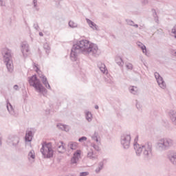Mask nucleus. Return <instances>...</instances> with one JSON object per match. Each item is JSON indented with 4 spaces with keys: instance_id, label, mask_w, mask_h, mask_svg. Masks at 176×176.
<instances>
[{
    "instance_id": "1",
    "label": "nucleus",
    "mask_w": 176,
    "mask_h": 176,
    "mask_svg": "<svg viewBox=\"0 0 176 176\" xmlns=\"http://www.w3.org/2000/svg\"><path fill=\"white\" fill-rule=\"evenodd\" d=\"M80 53L98 57L101 51L98 49L97 44L90 43L88 40H81L74 44L71 50L70 58L72 61H76Z\"/></svg>"
},
{
    "instance_id": "2",
    "label": "nucleus",
    "mask_w": 176,
    "mask_h": 176,
    "mask_svg": "<svg viewBox=\"0 0 176 176\" xmlns=\"http://www.w3.org/2000/svg\"><path fill=\"white\" fill-rule=\"evenodd\" d=\"M138 141V136H136L134 140L133 148L135 149L137 156L143 155V157L145 160H149L153 155V146L152 142H147L144 144H140L137 142Z\"/></svg>"
},
{
    "instance_id": "3",
    "label": "nucleus",
    "mask_w": 176,
    "mask_h": 176,
    "mask_svg": "<svg viewBox=\"0 0 176 176\" xmlns=\"http://www.w3.org/2000/svg\"><path fill=\"white\" fill-rule=\"evenodd\" d=\"M28 82L30 86L34 87L36 91H38L40 94H43L44 97L47 94V89L41 83V80L38 79L36 75L28 77Z\"/></svg>"
},
{
    "instance_id": "4",
    "label": "nucleus",
    "mask_w": 176,
    "mask_h": 176,
    "mask_svg": "<svg viewBox=\"0 0 176 176\" xmlns=\"http://www.w3.org/2000/svg\"><path fill=\"white\" fill-rule=\"evenodd\" d=\"M173 146H174V140L168 138H161L156 143V148L159 152H166Z\"/></svg>"
},
{
    "instance_id": "5",
    "label": "nucleus",
    "mask_w": 176,
    "mask_h": 176,
    "mask_svg": "<svg viewBox=\"0 0 176 176\" xmlns=\"http://www.w3.org/2000/svg\"><path fill=\"white\" fill-rule=\"evenodd\" d=\"M7 144L16 152L23 151L20 136L17 135H10L7 140Z\"/></svg>"
},
{
    "instance_id": "6",
    "label": "nucleus",
    "mask_w": 176,
    "mask_h": 176,
    "mask_svg": "<svg viewBox=\"0 0 176 176\" xmlns=\"http://www.w3.org/2000/svg\"><path fill=\"white\" fill-rule=\"evenodd\" d=\"M40 151L44 159H50L51 157H53V155L54 153V151H53V148H52L51 142H44L42 144V147Z\"/></svg>"
},
{
    "instance_id": "7",
    "label": "nucleus",
    "mask_w": 176,
    "mask_h": 176,
    "mask_svg": "<svg viewBox=\"0 0 176 176\" xmlns=\"http://www.w3.org/2000/svg\"><path fill=\"white\" fill-rule=\"evenodd\" d=\"M131 142V135L130 133H122L120 137V144L124 149H129Z\"/></svg>"
},
{
    "instance_id": "8",
    "label": "nucleus",
    "mask_w": 176,
    "mask_h": 176,
    "mask_svg": "<svg viewBox=\"0 0 176 176\" xmlns=\"http://www.w3.org/2000/svg\"><path fill=\"white\" fill-rule=\"evenodd\" d=\"M154 75L157 82L158 86H160L161 89H166V85L164 80H163V77L160 76V74L157 72H155Z\"/></svg>"
},
{
    "instance_id": "9",
    "label": "nucleus",
    "mask_w": 176,
    "mask_h": 176,
    "mask_svg": "<svg viewBox=\"0 0 176 176\" xmlns=\"http://www.w3.org/2000/svg\"><path fill=\"white\" fill-rule=\"evenodd\" d=\"M5 63L12 61V51L8 48L3 49L1 52Z\"/></svg>"
},
{
    "instance_id": "10",
    "label": "nucleus",
    "mask_w": 176,
    "mask_h": 176,
    "mask_svg": "<svg viewBox=\"0 0 176 176\" xmlns=\"http://www.w3.org/2000/svg\"><path fill=\"white\" fill-rule=\"evenodd\" d=\"M21 52L24 58L28 57V53L30 52V45L28 44L26 41H24L21 43Z\"/></svg>"
},
{
    "instance_id": "11",
    "label": "nucleus",
    "mask_w": 176,
    "mask_h": 176,
    "mask_svg": "<svg viewBox=\"0 0 176 176\" xmlns=\"http://www.w3.org/2000/svg\"><path fill=\"white\" fill-rule=\"evenodd\" d=\"M168 159L170 163L176 167V152L170 151L168 153Z\"/></svg>"
},
{
    "instance_id": "12",
    "label": "nucleus",
    "mask_w": 176,
    "mask_h": 176,
    "mask_svg": "<svg viewBox=\"0 0 176 176\" xmlns=\"http://www.w3.org/2000/svg\"><path fill=\"white\" fill-rule=\"evenodd\" d=\"M6 102H7L6 108L9 113L12 116H16V112L14 111V108H13V105L10 104V102H9V100H7Z\"/></svg>"
},
{
    "instance_id": "13",
    "label": "nucleus",
    "mask_w": 176,
    "mask_h": 176,
    "mask_svg": "<svg viewBox=\"0 0 176 176\" xmlns=\"http://www.w3.org/2000/svg\"><path fill=\"white\" fill-rule=\"evenodd\" d=\"M55 148L58 150L59 153H61V151H65V147H64V142L60 141L59 142H55Z\"/></svg>"
},
{
    "instance_id": "14",
    "label": "nucleus",
    "mask_w": 176,
    "mask_h": 176,
    "mask_svg": "<svg viewBox=\"0 0 176 176\" xmlns=\"http://www.w3.org/2000/svg\"><path fill=\"white\" fill-rule=\"evenodd\" d=\"M89 27H90V28H91L92 30H95V31H98V25H97V24H96L94 22H93V21L86 18L85 19Z\"/></svg>"
},
{
    "instance_id": "15",
    "label": "nucleus",
    "mask_w": 176,
    "mask_h": 176,
    "mask_svg": "<svg viewBox=\"0 0 176 176\" xmlns=\"http://www.w3.org/2000/svg\"><path fill=\"white\" fill-rule=\"evenodd\" d=\"M33 137L34 135H32V131H27L25 136V142H31V141H32Z\"/></svg>"
},
{
    "instance_id": "16",
    "label": "nucleus",
    "mask_w": 176,
    "mask_h": 176,
    "mask_svg": "<svg viewBox=\"0 0 176 176\" xmlns=\"http://www.w3.org/2000/svg\"><path fill=\"white\" fill-rule=\"evenodd\" d=\"M138 45L140 47V49H142V52L147 56L149 57V56H151V54L149 52H148V51L146 50V46H145V45L142 44L141 42H139L138 43Z\"/></svg>"
},
{
    "instance_id": "17",
    "label": "nucleus",
    "mask_w": 176,
    "mask_h": 176,
    "mask_svg": "<svg viewBox=\"0 0 176 176\" xmlns=\"http://www.w3.org/2000/svg\"><path fill=\"white\" fill-rule=\"evenodd\" d=\"M87 157L91 160H96V159L98 157V155H96V153H94V151L91 149L87 153Z\"/></svg>"
},
{
    "instance_id": "18",
    "label": "nucleus",
    "mask_w": 176,
    "mask_h": 176,
    "mask_svg": "<svg viewBox=\"0 0 176 176\" xmlns=\"http://www.w3.org/2000/svg\"><path fill=\"white\" fill-rule=\"evenodd\" d=\"M56 127H58L59 130H62V131H66V133H67V131H69V126L68 125L58 124L56 125Z\"/></svg>"
},
{
    "instance_id": "19",
    "label": "nucleus",
    "mask_w": 176,
    "mask_h": 176,
    "mask_svg": "<svg viewBox=\"0 0 176 176\" xmlns=\"http://www.w3.org/2000/svg\"><path fill=\"white\" fill-rule=\"evenodd\" d=\"M104 160L100 162L98 164V167L96 168L95 170V173L96 174H100V173L101 172V170H102V168H104Z\"/></svg>"
},
{
    "instance_id": "20",
    "label": "nucleus",
    "mask_w": 176,
    "mask_h": 176,
    "mask_svg": "<svg viewBox=\"0 0 176 176\" xmlns=\"http://www.w3.org/2000/svg\"><path fill=\"white\" fill-rule=\"evenodd\" d=\"M129 90L131 94H134V95L140 94V91L138 90V88L135 86L129 87Z\"/></svg>"
},
{
    "instance_id": "21",
    "label": "nucleus",
    "mask_w": 176,
    "mask_h": 176,
    "mask_svg": "<svg viewBox=\"0 0 176 176\" xmlns=\"http://www.w3.org/2000/svg\"><path fill=\"white\" fill-rule=\"evenodd\" d=\"M68 148L72 151H75L78 148V143L76 142H69L67 144Z\"/></svg>"
},
{
    "instance_id": "22",
    "label": "nucleus",
    "mask_w": 176,
    "mask_h": 176,
    "mask_svg": "<svg viewBox=\"0 0 176 176\" xmlns=\"http://www.w3.org/2000/svg\"><path fill=\"white\" fill-rule=\"evenodd\" d=\"M8 72H13V62L12 60L5 62Z\"/></svg>"
},
{
    "instance_id": "23",
    "label": "nucleus",
    "mask_w": 176,
    "mask_h": 176,
    "mask_svg": "<svg viewBox=\"0 0 176 176\" xmlns=\"http://www.w3.org/2000/svg\"><path fill=\"white\" fill-rule=\"evenodd\" d=\"M85 119L87 122H91L93 120V114L89 111H85Z\"/></svg>"
},
{
    "instance_id": "24",
    "label": "nucleus",
    "mask_w": 176,
    "mask_h": 176,
    "mask_svg": "<svg viewBox=\"0 0 176 176\" xmlns=\"http://www.w3.org/2000/svg\"><path fill=\"white\" fill-rule=\"evenodd\" d=\"M116 63L119 65V67H123V64H124L123 59H122L120 56H117L116 58Z\"/></svg>"
},
{
    "instance_id": "25",
    "label": "nucleus",
    "mask_w": 176,
    "mask_h": 176,
    "mask_svg": "<svg viewBox=\"0 0 176 176\" xmlns=\"http://www.w3.org/2000/svg\"><path fill=\"white\" fill-rule=\"evenodd\" d=\"M28 159L29 160H34L35 159V151L34 150H31L28 153Z\"/></svg>"
},
{
    "instance_id": "26",
    "label": "nucleus",
    "mask_w": 176,
    "mask_h": 176,
    "mask_svg": "<svg viewBox=\"0 0 176 176\" xmlns=\"http://www.w3.org/2000/svg\"><path fill=\"white\" fill-rule=\"evenodd\" d=\"M38 78L41 79L42 83H45V82L47 81V78H46V76L42 74V73H38Z\"/></svg>"
},
{
    "instance_id": "27",
    "label": "nucleus",
    "mask_w": 176,
    "mask_h": 176,
    "mask_svg": "<svg viewBox=\"0 0 176 176\" xmlns=\"http://www.w3.org/2000/svg\"><path fill=\"white\" fill-rule=\"evenodd\" d=\"M69 27H70V28H78V23L74 21H69Z\"/></svg>"
},
{
    "instance_id": "28",
    "label": "nucleus",
    "mask_w": 176,
    "mask_h": 176,
    "mask_svg": "<svg viewBox=\"0 0 176 176\" xmlns=\"http://www.w3.org/2000/svg\"><path fill=\"white\" fill-rule=\"evenodd\" d=\"M99 69L101 71V72L102 74H105L107 72V67L105 66V64L102 63L100 66H99Z\"/></svg>"
},
{
    "instance_id": "29",
    "label": "nucleus",
    "mask_w": 176,
    "mask_h": 176,
    "mask_svg": "<svg viewBox=\"0 0 176 176\" xmlns=\"http://www.w3.org/2000/svg\"><path fill=\"white\" fill-rule=\"evenodd\" d=\"M152 12L155 23H159V17H157V13H156V10L153 9Z\"/></svg>"
},
{
    "instance_id": "30",
    "label": "nucleus",
    "mask_w": 176,
    "mask_h": 176,
    "mask_svg": "<svg viewBox=\"0 0 176 176\" xmlns=\"http://www.w3.org/2000/svg\"><path fill=\"white\" fill-rule=\"evenodd\" d=\"M43 47L45 50L46 54H49V53H50V46H49V44H47V43H45L43 45Z\"/></svg>"
},
{
    "instance_id": "31",
    "label": "nucleus",
    "mask_w": 176,
    "mask_h": 176,
    "mask_svg": "<svg viewBox=\"0 0 176 176\" xmlns=\"http://www.w3.org/2000/svg\"><path fill=\"white\" fill-rule=\"evenodd\" d=\"M91 138L92 140H94V141H96V142H100V140H98V133L95 132L91 136Z\"/></svg>"
},
{
    "instance_id": "32",
    "label": "nucleus",
    "mask_w": 176,
    "mask_h": 176,
    "mask_svg": "<svg viewBox=\"0 0 176 176\" xmlns=\"http://www.w3.org/2000/svg\"><path fill=\"white\" fill-rule=\"evenodd\" d=\"M78 160H79V158L78 157H74L71 160L72 164H76L78 163Z\"/></svg>"
},
{
    "instance_id": "33",
    "label": "nucleus",
    "mask_w": 176,
    "mask_h": 176,
    "mask_svg": "<svg viewBox=\"0 0 176 176\" xmlns=\"http://www.w3.org/2000/svg\"><path fill=\"white\" fill-rule=\"evenodd\" d=\"M43 85H44V86H45L46 89H48V90H52V87H50L49 81L47 80V82H43Z\"/></svg>"
},
{
    "instance_id": "34",
    "label": "nucleus",
    "mask_w": 176,
    "mask_h": 176,
    "mask_svg": "<svg viewBox=\"0 0 176 176\" xmlns=\"http://www.w3.org/2000/svg\"><path fill=\"white\" fill-rule=\"evenodd\" d=\"M125 21L128 24V25H130L131 27H133L134 25V21L131 19H126Z\"/></svg>"
},
{
    "instance_id": "35",
    "label": "nucleus",
    "mask_w": 176,
    "mask_h": 176,
    "mask_svg": "<svg viewBox=\"0 0 176 176\" xmlns=\"http://www.w3.org/2000/svg\"><path fill=\"white\" fill-rule=\"evenodd\" d=\"M91 146L95 149V151H97V152H100V146L96 144H92Z\"/></svg>"
},
{
    "instance_id": "36",
    "label": "nucleus",
    "mask_w": 176,
    "mask_h": 176,
    "mask_svg": "<svg viewBox=\"0 0 176 176\" xmlns=\"http://www.w3.org/2000/svg\"><path fill=\"white\" fill-rule=\"evenodd\" d=\"M140 1L143 6H146V5H148V3H149V0H140Z\"/></svg>"
},
{
    "instance_id": "37",
    "label": "nucleus",
    "mask_w": 176,
    "mask_h": 176,
    "mask_svg": "<svg viewBox=\"0 0 176 176\" xmlns=\"http://www.w3.org/2000/svg\"><path fill=\"white\" fill-rule=\"evenodd\" d=\"M78 156H80V151L77 150L76 152L74 153V157H78Z\"/></svg>"
},
{
    "instance_id": "38",
    "label": "nucleus",
    "mask_w": 176,
    "mask_h": 176,
    "mask_svg": "<svg viewBox=\"0 0 176 176\" xmlns=\"http://www.w3.org/2000/svg\"><path fill=\"white\" fill-rule=\"evenodd\" d=\"M87 140V138L85 136H82L78 139L79 142H83V141H86Z\"/></svg>"
},
{
    "instance_id": "39",
    "label": "nucleus",
    "mask_w": 176,
    "mask_h": 176,
    "mask_svg": "<svg viewBox=\"0 0 176 176\" xmlns=\"http://www.w3.org/2000/svg\"><path fill=\"white\" fill-rule=\"evenodd\" d=\"M126 67L127 68V69H133V64L128 63L126 65Z\"/></svg>"
},
{
    "instance_id": "40",
    "label": "nucleus",
    "mask_w": 176,
    "mask_h": 176,
    "mask_svg": "<svg viewBox=\"0 0 176 176\" xmlns=\"http://www.w3.org/2000/svg\"><path fill=\"white\" fill-rule=\"evenodd\" d=\"M89 175V172H81L80 173V176H87Z\"/></svg>"
},
{
    "instance_id": "41",
    "label": "nucleus",
    "mask_w": 176,
    "mask_h": 176,
    "mask_svg": "<svg viewBox=\"0 0 176 176\" xmlns=\"http://www.w3.org/2000/svg\"><path fill=\"white\" fill-rule=\"evenodd\" d=\"M172 34H174L175 38V39H176V28H175V27H174V28L172 29Z\"/></svg>"
},
{
    "instance_id": "42",
    "label": "nucleus",
    "mask_w": 176,
    "mask_h": 176,
    "mask_svg": "<svg viewBox=\"0 0 176 176\" xmlns=\"http://www.w3.org/2000/svg\"><path fill=\"white\" fill-rule=\"evenodd\" d=\"M33 27L34 30H38V28H39V25H38V23H34Z\"/></svg>"
},
{
    "instance_id": "43",
    "label": "nucleus",
    "mask_w": 176,
    "mask_h": 176,
    "mask_svg": "<svg viewBox=\"0 0 176 176\" xmlns=\"http://www.w3.org/2000/svg\"><path fill=\"white\" fill-rule=\"evenodd\" d=\"M6 3L3 0H0V6H5Z\"/></svg>"
},
{
    "instance_id": "44",
    "label": "nucleus",
    "mask_w": 176,
    "mask_h": 176,
    "mask_svg": "<svg viewBox=\"0 0 176 176\" xmlns=\"http://www.w3.org/2000/svg\"><path fill=\"white\" fill-rule=\"evenodd\" d=\"M13 89H14V90L19 91V85H14Z\"/></svg>"
},
{
    "instance_id": "45",
    "label": "nucleus",
    "mask_w": 176,
    "mask_h": 176,
    "mask_svg": "<svg viewBox=\"0 0 176 176\" xmlns=\"http://www.w3.org/2000/svg\"><path fill=\"white\" fill-rule=\"evenodd\" d=\"M136 108L138 109V111H140L141 109V105L138 102L136 103Z\"/></svg>"
},
{
    "instance_id": "46",
    "label": "nucleus",
    "mask_w": 176,
    "mask_h": 176,
    "mask_svg": "<svg viewBox=\"0 0 176 176\" xmlns=\"http://www.w3.org/2000/svg\"><path fill=\"white\" fill-rule=\"evenodd\" d=\"M37 2H38L37 0H33V3H34V8H36Z\"/></svg>"
},
{
    "instance_id": "47",
    "label": "nucleus",
    "mask_w": 176,
    "mask_h": 176,
    "mask_svg": "<svg viewBox=\"0 0 176 176\" xmlns=\"http://www.w3.org/2000/svg\"><path fill=\"white\" fill-rule=\"evenodd\" d=\"M23 96L27 98L28 97V94H27V91H23Z\"/></svg>"
},
{
    "instance_id": "48",
    "label": "nucleus",
    "mask_w": 176,
    "mask_h": 176,
    "mask_svg": "<svg viewBox=\"0 0 176 176\" xmlns=\"http://www.w3.org/2000/svg\"><path fill=\"white\" fill-rule=\"evenodd\" d=\"M171 54H172L173 56H175L176 57V52H175V50H172V51H171Z\"/></svg>"
},
{
    "instance_id": "49",
    "label": "nucleus",
    "mask_w": 176,
    "mask_h": 176,
    "mask_svg": "<svg viewBox=\"0 0 176 176\" xmlns=\"http://www.w3.org/2000/svg\"><path fill=\"white\" fill-rule=\"evenodd\" d=\"M132 27H135V28H138V24L133 23V25Z\"/></svg>"
},
{
    "instance_id": "50",
    "label": "nucleus",
    "mask_w": 176,
    "mask_h": 176,
    "mask_svg": "<svg viewBox=\"0 0 176 176\" xmlns=\"http://www.w3.org/2000/svg\"><path fill=\"white\" fill-rule=\"evenodd\" d=\"M1 140H2V138H1V133H0V145H2V141H1Z\"/></svg>"
},
{
    "instance_id": "51",
    "label": "nucleus",
    "mask_w": 176,
    "mask_h": 176,
    "mask_svg": "<svg viewBox=\"0 0 176 176\" xmlns=\"http://www.w3.org/2000/svg\"><path fill=\"white\" fill-rule=\"evenodd\" d=\"M39 36H43V33L42 32H39Z\"/></svg>"
},
{
    "instance_id": "52",
    "label": "nucleus",
    "mask_w": 176,
    "mask_h": 176,
    "mask_svg": "<svg viewBox=\"0 0 176 176\" xmlns=\"http://www.w3.org/2000/svg\"><path fill=\"white\" fill-rule=\"evenodd\" d=\"M142 28H144V27H142V25H140L139 30H142Z\"/></svg>"
},
{
    "instance_id": "53",
    "label": "nucleus",
    "mask_w": 176,
    "mask_h": 176,
    "mask_svg": "<svg viewBox=\"0 0 176 176\" xmlns=\"http://www.w3.org/2000/svg\"><path fill=\"white\" fill-rule=\"evenodd\" d=\"M98 108H99L98 105L95 106V109H98Z\"/></svg>"
},
{
    "instance_id": "54",
    "label": "nucleus",
    "mask_w": 176,
    "mask_h": 176,
    "mask_svg": "<svg viewBox=\"0 0 176 176\" xmlns=\"http://www.w3.org/2000/svg\"><path fill=\"white\" fill-rule=\"evenodd\" d=\"M38 71H39V68L36 67V72H38Z\"/></svg>"
},
{
    "instance_id": "55",
    "label": "nucleus",
    "mask_w": 176,
    "mask_h": 176,
    "mask_svg": "<svg viewBox=\"0 0 176 176\" xmlns=\"http://www.w3.org/2000/svg\"><path fill=\"white\" fill-rule=\"evenodd\" d=\"M142 61V58H141Z\"/></svg>"
}]
</instances>
